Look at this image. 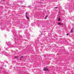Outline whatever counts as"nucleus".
<instances>
[{"label": "nucleus", "instance_id": "obj_10", "mask_svg": "<svg viewBox=\"0 0 74 74\" xmlns=\"http://www.w3.org/2000/svg\"><path fill=\"white\" fill-rule=\"evenodd\" d=\"M69 35V34H66V36H68Z\"/></svg>", "mask_w": 74, "mask_h": 74}, {"label": "nucleus", "instance_id": "obj_7", "mask_svg": "<svg viewBox=\"0 0 74 74\" xmlns=\"http://www.w3.org/2000/svg\"><path fill=\"white\" fill-rule=\"evenodd\" d=\"M47 17H48V16H46V17L45 18V19H47Z\"/></svg>", "mask_w": 74, "mask_h": 74}, {"label": "nucleus", "instance_id": "obj_6", "mask_svg": "<svg viewBox=\"0 0 74 74\" xmlns=\"http://www.w3.org/2000/svg\"><path fill=\"white\" fill-rule=\"evenodd\" d=\"M73 29H72L71 30V33H73Z\"/></svg>", "mask_w": 74, "mask_h": 74}, {"label": "nucleus", "instance_id": "obj_8", "mask_svg": "<svg viewBox=\"0 0 74 74\" xmlns=\"http://www.w3.org/2000/svg\"><path fill=\"white\" fill-rule=\"evenodd\" d=\"M54 8V9L58 8V7H55V8Z\"/></svg>", "mask_w": 74, "mask_h": 74}, {"label": "nucleus", "instance_id": "obj_2", "mask_svg": "<svg viewBox=\"0 0 74 74\" xmlns=\"http://www.w3.org/2000/svg\"><path fill=\"white\" fill-rule=\"evenodd\" d=\"M63 25V23H62L60 22H59L58 23V25Z\"/></svg>", "mask_w": 74, "mask_h": 74}, {"label": "nucleus", "instance_id": "obj_1", "mask_svg": "<svg viewBox=\"0 0 74 74\" xmlns=\"http://www.w3.org/2000/svg\"><path fill=\"white\" fill-rule=\"evenodd\" d=\"M44 71H48V69L47 68V67L45 68L44 69Z\"/></svg>", "mask_w": 74, "mask_h": 74}, {"label": "nucleus", "instance_id": "obj_3", "mask_svg": "<svg viewBox=\"0 0 74 74\" xmlns=\"http://www.w3.org/2000/svg\"><path fill=\"white\" fill-rule=\"evenodd\" d=\"M25 16L28 19H29V17L27 16V12H26V13Z\"/></svg>", "mask_w": 74, "mask_h": 74}, {"label": "nucleus", "instance_id": "obj_5", "mask_svg": "<svg viewBox=\"0 0 74 74\" xmlns=\"http://www.w3.org/2000/svg\"><path fill=\"white\" fill-rule=\"evenodd\" d=\"M23 56H22L20 58V60H22V58H23Z\"/></svg>", "mask_w": 74, "mask_h": 74}, {"label": "nucleus", "instance_id": "obj_11", "mask_svg": "<svg viewBox=\"0 0 74 74\" xmlns=\"http://www.w3.org/2000/svg\"><path fill=\"white\" fill-rule=\"evenodd\" d=\"M40 33H41V32H40Z\"/></svg>", "mask_w": 74, "mask_h": 74}, {"label": "nucleus", "instance_id": "obj_4", "mask_svg": "<svg viewBox=\"0 0 74 74\" xmlns=\"http://www.w3.org/2000/svg\"><path fill=\"white\" fill-rule=\"evenodd\" d=\"M58 21H60V17L58 19Z\"/></svg>", "mask_w": 74, "mask_h": 74}, {"label": "nucleus", "instance_id": "obj_12", "mask_svg": "<svg viewBox=\"0 0 74 74\" xmlns=\"http://www.w3.org/2000/svg\"><path fill=\"white\" fill-rule=\"evenodd\" d=\"M3 1H4V0H3Z\"/></svg>", "mask_w": 74, "mask_h": 74}, {"label": "nucleus", "instance_id": "obj_9", "mask_svg": "<svg viewBox=\"0 0 74 74\" xmlns=\"http://www.w3.org/2000/svg\"><path fill=\"white\" fill-rule=\"evenodd\" d=\"M15 58L16 59V58H18V57H15Z\"/></svg>", "mask_w": 74, "mask_h": 74}]
</instances>
